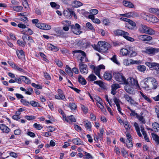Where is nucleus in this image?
<instances>
[{
	"label": "nucleus",
	"mask_w": 159,
	"mask_h": 159,
	"mask_svg": "<svg viewBox=\"0 0 159 159\" xmlns=\"http://www.w3.org/2000/svg\"><path fill=\"white\" fill-rule=\"evenodd\" d=\"M152 138L156 143L158 144L159 143V137L155 134H152Z\"/></svg>",
	"instance_id": "nucleus-43"
},
{
	"label": "nucleus",
	"mask_w": 159,
	"mask_h": 159,
	"mask_svg": "<svg viewBox=\"0 0 159 159\" xmlns=\"http://www.w3.org/2000/svg\"><path fill=\"white\" fill-rule=\"evenodd\" d=\"M69 107L71 110H75L77 107L76 105L74 103H70L69 104Z\"/></svg>",
	"instance_id": "nucleus-56"
},
{
	"label": "nucleus",
	"mask_w": 159,
	"mask_h": 159,
	"mask_svg": "<svg viewBox=\"0 0 159 159\" xmlns=\"http://www.w3.org/2000/svg\"><path fill=\"white\" fill-rule=\"evenodd\" d=\"M125 82L126 83L125 84H129L137 88H139V85L137 80L132 77H129L128 78L127 80H126Z\"/></svg>",
	"instance_id": "nucleus-8"
},
{
	"label": "nucleus",
	"mask_w": 159,
	"mask_h": 159,
	"mask_svg": "<svg viewBox=\"0 0 159 159\" xmlns=\"http://www.w3.org/2000/svg\"><path fill=\"white\" fill-rule=\"evenodd\" d=\"M149 79L150 80V85L151 87L150 88V89H156L158 84L157 80L155 78L152 77H151V79Z\"/></svg>",
	"instance_id": "nucleus-14"
},
{
	"label": "nucleus",
	"mask_w": 159,
	"mask_h": 159,
	"mask_svg": "<svg viewBox=\"0 0 159 159\" xmlns=\"http://www.w3.org/2000/svg\"><path fill=\"white\" fill-rule=\"evenodd\" d=\"M137 118L140 121H141L142 123L144 124L145 123V121L143 116H140L138 115L137 116Z\"/></svg>",
	"instance_id": "nucleus-58"
},
{
	"label": "nucleus",
	"mask_w": 159,
	"mask_h": 159,
	"mask_svg": "<svg viewBox=\"0 0 159 159\" xmlns=\"http://www.w3.org/2000/svg\"><path fill=\"white\" fill-rule=\"evenodd\" d=\"M113 34L117 36H122L123 37L125 35H129V34L127 32L124 31L120 30H114L113 31Z\"/></svg>",
	"instance_id": "nucleus-16"
},
{
	"label": "nucleus",
	"mask_w": 159,
	"mask_h": 159,
	"mask_svg": "<svg viewBox=\"0 0 159 159\" xmlns=\"http://www.w3.org/2000/svg\"><path fill=\"white\" fill-rule=\"evenodd\" d=\"M63 120H65L67 122H75L76 121V119L72 115L68 116L67 117H66V116H63Z\"/></svg>",
	"instance_id": "nucleus-20"
},
{
	"label": "nucleus",
	"mask_w": 159,
	"mask_h": 159,
	"mask_svg": "<svg viewBox=\"0 0 159 159\" xmlns=\"http://www.w3.org/2000/svg\"><path fill=\"white\" fill-rule=\"evenodd\" d=\"M138 38L141 40L145 41H148L152 39V38L147 35H140L138 36Z\"/></svg>",
	"instance_id": "nucleus-18"
},
{
	"label": "nucleus",
	"mask_w": 159,
	"mask_h": 159,
	"mask_svg": "<svg viewBox=\"0 0 159 159\" xmlns=\"http://www.w3.org/2000/svg\"><path fill=\"white\" fill-rule=\"evenodd\" d=\"M97 79V78L96 76L93 74H91L89 75L87 78V80L89 81H93Z\"/></svg>",
	"instance_id": "nucleus-34"
},
{
	"label": "nucleus",
	"mask_w": 159,
	"mask_h": 159,
	"mask_svg": "<svg viewBox=\"0 0 159 159\" xmlns=\"http://www.w3.org/2000/svg\"><path fill=\"white\" fill-rule=\"evenodd\" d=\"M72 142L74 144L78 145H83V142L81 141L79 138L74 139L72 140Z\"/></svg>",
	"instance_id": "nucleus-28"
},
{
	"label": "nucleus",
	"mask_w": 159,
	"mask_h": 159,
	"mask_svg": "<svg viewBox=\"0 0 159 159\" xmlns=\"http://www.w3.org/2000/svg\"><path fill=\"white\" fill-rule=\"evenodd\" d=\"M137 68L138 70L140 72H144L146 70V67L144 65H139Z\"/></svg>",
	"instance_id": "nucleus-45"
},
{
	"label": "nucleus",
	"mask_w": 159,
	"mask_h": 159,
	"mask_svg": "<svg viewBox=\"0 0 159 159\" xmlns=\"http://www.w3.org/2000/svg\"><path fill=\"white\" fill-rule=\"evenodd\" d=\"M145 64L152 70H155L157 74L159 75V64L157 63H151L147 62Z\"/></svg>",
	"instance_id": "nucleus-5"
},
{
	"label": "nucleus",
	"mask_w": 159,
	"mask_h": 159,
	"mask_svg": "<svg viewBox=\"0 0 159 159\" xmlns=\"http://www.w3.org/2000/svg\"><path fill=\"white\" fill-rule=\"evenodd\" d=\"M50 5L52 7L57 9H58L59 7L58 5H57L55 2H50Z\"/></svg>",
	"instance_id": "nucleus-64"
},
{
	"label": "nucleus",
	"mask_w": 159,
	"mask_h": 159,
	"mask_svg": "<svg viewBox=\"0 0 159 159\" xmlns=\"http://www.w3.org/2000/svg\"><path fill=\"white\" fill-rule=\"evenodd\" d=\"M113 100L115 103L116 104V106L117 107V110L119 112L121 115H124V114L123 113H122L121 111V109L120 107V105L119 103V102H120V101L119 99H118L116 97H114L113 98Z\"/></svg>",
	"instance_id": "nucleus-22"
},
{
	"label": "nucleus",
	"mask_w": 159,
	"mask_h": 159,
	"mask_svg": "<svg viewBox=\"0 0 159 159\" xmlns=\"http://www.w3.org/2000/svg\"><path fill=\"white\" fill-rule=\"evenodd\" d=\"M20 102L23 105L25 106H29L30 104V102L25 99H21L20 100Z\"/></svg>",
	"instance_id": "nucleus-53"
},
{
	"label": "nucleus",
	"mask_w": 159,
	"mask_h": 159,
	"mask_svg": "<svg viewBox=\"0 0 159 159\" xmlns=\"http://www.w3.org/2000/svg\"><path fill=\"white\" fill-rule=\"evenodd\" d=\"M142 63L140 60H134L128 58L124 59L123 61L124 65L126 66H129L134 64H140Z\"/></svg>",
	"instance_id": "nucleus-4"
},
{
	"label": "nucleus",
	"mask_w": 159,
	"mask_h": 159,
	"mask_svg": "<svg viewBox=\"0 0 159 159\" xmlns=\"http://www.w3.org/2000/svg\"><path fill=\"white\" fill-rule=\"evenodd\" d=\"M134 126L137 131L138 135L140 137H142V135L140 132V128L138 124L136 122H135L134 124Z\"/></svg>",
	"instance_id": "nucleus-36"
},
{
	"label": "nucleus",
	"mask_w": 159,
	"mask_h": 159,
	"mask_svg": "<svg viewBox=\"0 0 159 159\" xmlns=\"http://www.w3.org/2000/svg\"><path fill=\"white\" fill-rule=\"evenodd\" d=\"M110 59L114 63L120 66V63L118 61L117 59V56L116 55L114 54L112 57L110 58Z\"/></svg>",
	"instance_id": "nucleus-38"
},
{
	"label": "nucleus",
	"mask_w": 159,
	"mask_h": 159,
	"mask_svg": "<svg viewBox=\"0 0 159 159\" xmlns=\"http://www.w3.org/2000/svg\"><path fill=\"white\" fill-rule=\"evenodd\" d=\"M131 141L129 140L126 141V145L128 148H131L133 146V144Z\"/></svg>",
	"instance_id": "nucleus-57"
},
{
	"label": "nucleus",
	"mask_w": 159,
	"mask_h": 159,
	"mask_svg": "<svg viewBox=\"0 0 159 159\" xmlns=\"http://www.w3.org/2000/svg\"><path fill=\"white\" fill-rule=\"evenodd\" d=\"M120 15V16L126 17L128 18L135 17L138 16L137 13L134 12H129L125 14H121Z\"/></svg>",
	"instance_id": "nucleus-17"
},
{
	"label": "nucleus",
	"mask_w": 159,
	"mask_h": 159,
	"mask_svg": "<svg viewBox=\"0 0 159 159\" xmlns=\"http://www.w3.org/2000/svg\"><path fill=\"white\" fill-rule=\"evenodd\" d=\"M104 78L107 80H111L112 76L111 74L109 72H105L103 75Z\"/></svg>",
	"instance_id": "nucleus-27"
},
{
	"label": "nucleus",
	"mask_w": 159,
	"mask_h": 159,
	"mask_svg": "<svg viewBox=\"0 0 159 159\" xmlns=\"http://www.w3.org/2000/svg\"><path fill=\"white\" fill-rule=\"evenodd\" d=\"M123 98L128 102H129L131 104L136 106L138 105V103L134 101L132 98L126 94H124Z\"/></svg>",
	"instance_id": "nucleus-13"
},
{
	"label": "nucleus",
	"mask_w": 159,
	"mask_h": 159,
	"mask_svg": "<svg viewBox=\"0 0 159 159\" xmlns=\"http://www.w3.org/2000/svg\"><path fill=\"white\" fill-rule=\"evenodd\" d=\"M121 152L122 155L124 157H126L128 155L127 152L124 148L122 149Z\"/></svg>",
	"instance_id": "nucleus-63"
},
{
	"label": "nucleus",
	"mask_w": 159,
	"mask_h": 159,
	"mask_svg": "<svg viewBox=\"0 0 159 159\" xmlns=\"http://www.w3.org/2000/svg\"><path fill=\"white\" fill-rule=\"evenodd\" d=\"M48 47L49 50L54 52H57L59 50L58 48L56 46H54L51 44H48Z\"/></svg>",
	"instance_id": "nucleus-32"
},
{
	"label": "nucleus",
	"mask_w": 159,
	"mask_h": 159,
	"mask_svg": "<svg viewBox=\"0 0 159 159\" xmlns=\"http://www.w3.org/2000/svg\"><path fill=\"white\" fill-rule=\"evenodd\" d=\"M95 47L96 49L98 51L106 52L111 48V45L105 41H100L98 42V45Z\"/></svg>",
	"instance_id": "nucleus-1"
},
{
	"label": "nucleus",
	"mask_w": 159,
	"mask_h": 159,
	"mask_svg": "<svg viewBox=\"0 0 159 159\" xmlns=\"http://www.w3.org/2000/svg\"><path fill=\"white\" fill-rule=\"evenodd\" d=\"M155 31L152 29L148 27L147 32L146 34L150 35H154L155 34Z\"/></svg>",
	"instance_id": "nucleus-47"
},
{
	"label": "nucleus",
	"mask_w": 159,
	"mask_h": 159,
	"mask_svg": "<svg viewBox=\"0 0 159 159\" xmlns=\"http://www.w3.org/2000/svg\"><path fill=\"white\" fill-rule=\"evenodd\" d=\"M17 55L19 59H23L25 58V54L23 51L22 50H16Z\"/></svg>",
	"instance_id": "nucleus-25"
},
{
	"label": "nucleus",
	"mask_w": 159,
	"mask_h": 159,
	"mask_svg": "<svg viewBox=\"0 0 159 159\" xmlns=\"http://www.w3.org/2000/svg\"><path fill=\"white\" fill-rule=\"evenodd\" d=\"M27 16H25L20 17L19 19L20 20L23 21L24 23H26L28 21Z\"/></svg>",
	"instance_id": "nucleus-59"
},
{
	"label": "nucleus",
	"mask_w": 159,
	"mask_h": 159,
	"mask_svg": "<svg viewBox=\"0 0 159 159\" xmlns=\"http://www.w3.org/2000/svg\"><path fill=\"white\" fill-rule=\"evenodd\" d=\"M74 56L78 58V59L80 61V62H84L88 61L85 53L81 50H75L72 51Z\"/></svg>",
	"instance_id": "nucleus-2"
},
{
	"label": "nucleus",
	"mask_w": 159,
	"mask_h": 159,
	"mask_svg": "<svg viewBox=\"0 0 159 159\" xmlns=\"http://www.w3.org/2000/svg\"><path fill=\"white\" fill-rule=\"evenodd\" d=\"M72 5L74 7H78L83 5V4L79 1H74L73 2Z\"/></svg>",
	"instance_id": "nucleus-29"
},
{
	"label": "nucleus",
	"mask_w": 159,
	"mask_h": 159,
	"mask_svg": "<svg viewBox=\"0 0 159 159\" xmlns=\"http://www.w3.org/2000/svg\"><path fill=\"white\" fill-rule=\"evenodd\" d=\"M84 125L85 128L89 131H91L92 125L91 122L88 120L84 121Z\"/></svg>",
	"instance_id": "nucleus-24"
},
{
	"label": "nucleus",
	"mask_w": 159,
	"mask_h": 159,
	"mask_svg": "<svg viewBox=\"0 0 159 159\" xmlns=\"http://www.w3.org/2000/svg\"><path fill=\"white\" fill-rule=\"evenodd\" d=\"M78 46L80 47H84L86 46L85 42L84 40H80L77 43Z\"/></svg>",
	"instance_id": "nucleus-44"
},
{
	"label": "nucleus",
	"mask_w": 159,
	"mask_h": 159,
	"mask_svg": "<svg viewBox=\"0 0 159 159\" xmlns=\"http://www.w3.org/2000/svg\"><path fill=\"white\" fill-rule=\"evenodd\" d=\"M125 129L127 130H129L130 129L129 123L127 121H124L123 122Z\"/></svg>",
	"instance_id": "nucleus-48"
},
{
	"label": "nucleus",
	"mask_w": 159,
	"mask_h": 159,
	"mask_svg": "<svg viewBox=\"0 0 159 159\" xmlns=\"http://www.w3.org/2000/svg\"><path fill=\"white\" fill-rule=\"evenodd\" d=\"M111 88L113 89H115L116 90V89L118 88H120V85L118 84H114L111 85Z\"/></svg>",
	"instance_id": "nucleus-52"
},
{
	"label": "nucleus",
	"mask_w": 159,
	"mask_h": 159,
	"mask_svg": "<svg viewBox=\"0 0 159 159\" xmlns=\"http://www.w3.org/2000/svg\"><path fill=\"white\" fill-rule=\"evenodd\" d=\"M85 156V157H84V159H93V157L91 155V154L88 153L87 152H84Z\"/></svg>",
	"instance_id": "nucleus-54"
},
{
	"label": "nucleus",
	"mask_w": 159,
	"mask_h": 159,
	"mask_svg": "<svg viewBox=\"0 0 159 159\" xmlns=\"http://www.w3.org/2000/svg\"><path fill=\"white\" fill-rule=\"evenodd\" d=\"M115 80L121 84L126 83V79L123 74L120 73H116L114 75Z\"/></svg>",
	"instance_id": "nucleus-6"
},
{
	"label": "nucleus",
	"mask_w": 159,
	"mask_h": 159,
	"mask_svg": "<svg viewBox=\"0 0 159 159\" xmlns=\"http://www.w3.org/2000/svg\"><path fill=\"white\" fill-rule=\"evenodd\" d=\"M79 67L80 72L82 74H87L88 72L87 66L84 64L83 62H80Z\"/></svg>",
	"instance_id": "nucleus-11"
},
{
	"label": "nucleus",
	"mask_w": 159,
	"mask_h": 159,
	"mask_svg": "<svg viewBox=\"0 0 159 159\" xmlns=\"http://www.w3.org/2000/svg\"><path fill=\"white\" fill-rule=\"evenodd\" d=\"M89 66L93 70L94 73L99 78H100L101 70L105 69V66L102 65H100L97 66H95L94 65H90Z\"/></svg>",
	"instance_id": "nucleus-3"
},
{
	"label": "nucleus",
	"mask_w": 159,
	"mask_h": 159,
	"mask_svg": "<svg viewBox=\"0 0 159 159\" xmlns=\"http://www.w3.org/2000/svg\"><path fill=\"white\" fill-rule=\"evenodd\" d=\"M79 82L82 85H85L87 82L84 78L81 75H79L78 77Z\"/></svg>",
	"instance_id": "nucleus-31"
},
{
	"label": "nucleus",
	"mask_w": 159,
	"mask_h": 159,
	"mask_svg": "<svg viewBox=\"0 0 159 159\" xmlns=\"http://www.w3.org/2000/svg\"><path fill=\"white\" fill-rule=\"evenodd\" d=\"M71 30L75 34L77 35H79L81 32L80 31V26L77 23L75 24V25H71Z\"/></svg>",
	"instance_id": "nucleus-9"
},
{
	"label": "nucleus",
	"mask_w": 159,
	"mask_h": 159,
	"mask_svg": "<svg viewBox=\"0 0 159 159\" xmlns=\"http://www.w3.org/2000/svg\"><path fill=\"white\" fill-rule=\"evenodd\" d=\"M33 126L34 127L38 130H40L43 128L41 124H37V123H34Z\"/></svg>",
	"instance_id": "nucleus-46"
},
{
	"label": "nucleus",
	"mask_w": 159,
	"mask_h": 159,
	"mask_svg": "<svg viewBox=\"0 0 159 159\" xmlns=\"http://www.w3.org/2000/svg\"><path fill=\"white\" fill-rule=\"evenodd\" d=\"M22 80L27 84H30L31 83L30 80L25 76H22Z\"/></svg>",
	"instance_id": "nucleus-41"
},
{
	"label": "nucleus",
	"mask_w": 159,
	"mask_h": 159,
	"mask_svg": "<svg viewBox=\"0 0 159 159\" xmlns=\"http://www.w3.org/2000/svg\"><path fill=\"white\" fill-rule=\"evenodd\" d=\"M12 8L13 10L16 11H20L23 9L22 7L20 6H14Z\"/></svg>",
	"instance_id": "nucleus-42"
},
{
	"label": "nucleus",
	"mask_w": 159,
	"mask_h": 159,
	"mask_svg": "<svg viewBox=\"0 0 159 159\" xmlns=\"http://www.w3.org/2000/svg\"><path fill=\"white\" fill-rule=\"evenodd\" d=\"M114 150L116 155L118 156H120V152L119 148L115 146L114 148Z\"/></svg>",
	"instance_id": "nucleus-62"
},
{
	"label": "nucleus",
	"mask_w": 159,
	"mask_h": 159,
	"mask_svg": "<svg viewBox=\"0 0 159 159\" xmlns=\"http://www.w3.org/2000/svg\"><path fill=\"white\" fill-rule=\"evenodd\" d=\"M150 77H148L145 78L142 82L141 86L147 90L150 89L151 87L150 84Z\"/></svg>",
	"instance_id": "nucleus-7"
},
{
	"label": "nucleus",
	"mask_w": 159,
	"mask_h": 159,
	"mask_svg": "<svg viewBox=\"0 0 159 159\" xmlns=\"http://www.w3.org/2000/svg\"><path fill=\"white\" fill-rule=\"evenodd\" d=\"M58 94L55 95V98L58 100H61L63 101H66V99L63 93V91L60 89H58L57 91Z\"/></svg>",
	"instance_id": "nucleus-10"
},
{
	"label": "nucleus",
	"mask_w": 159,
	"mask_h": 159,
	"mask_svg": "<svg viewBox=\"0 0 159 159\" xmlns=\"http://www.w3.org/2000/svg\"><path fill=\"white\" fill-rule=\"evenodd\" d=\"M149 19L151 22L153 23L157 22L159 21V19L154 16H152Z\"/></svg>",
	"instance_id": "nucleus-40"
},
{
	"label": "nucleus",
	"mask_w": 159,
	"mask_h": 159,
	"mask_svg": "<svg viewBox=\"0 0 159 159\" xmlns=\"http://www.w3.org/2000/svg\"><path fill=\"white\" fill-rule=\"evenodd\" d=\"M65 71L69 75L72 77L73 76V73L71 68L68 66H66L65 69Z\"/></svg>",
	"instance_id": "nucleus-39"
},
{
	"label": "nucleus",
	"mask_w": 159,
	"mask_h": 159,
	"mask_svg": "<svg viewBox=\"0 0 159 159\" xmlns=\"http://www.w3.org/2000/svg\"><path fill=\"white\" fill-rule=\"evenodd\" d=\"M86 26L89 29L92 30L93 31H95V29L93 27L92 25L89 22H87L86 24Z\"/></svg>",
	"instance_id": "nucleus-51"
},
{
	"label": "nucleus",
	"mask_w": 159,
	"mask_h": 159,
	"mask_svg": "<svg viewBox=\"0 0 159 159\" xmlns=\"http://www.w3.org/2000/svg\"><path fill=\"white\" fill-rule=\"evenodd\" d=\"M129 50L127 48H123L120 49V54L122 56H127L129 54Z\"/></svg>",
	"instance_id": "nucleus-23"
},
{
	"label": "nucleus",
	"mask_w": 159,
	"mask_h": 159,
	"mask_svg": "<svg viewBox=\"0 0 159 159\" xmlns=\"http://www.w3.org/2000/svg\"><path fill=\"white\" fill-rule=\"evenodd\" d=\"M93 83L98 85L101 87H102L103 85V83L101 80H97L94 81Z\"/></svg>",
	"instance_id": "nucleus-60"
},
{
	"label": "nucleus",
	"mask_w": 159,
	"mask_h": 159,
	"mask_svg": "<svg viewBox=\"0 0 159 159\" xmlns=\"http://www.w3.org/2000/svg\"><path fill=\"white\" fill-rule=\"evenodd\" d=\"M152 130L155 132H157L159 131V124L155 122L152 124Z\"/></svg>",
	"instance_id": "nucleus-35"
},
{
	"label": "nucleus",
	"mask_w": 159,
	"mask_h": 159,
	"mask_svg": "<svg viewBox=\"0 0 159 159\" xmlns=\"http://www.w3.org/2000/svg\"><path fill=\"white\" fill-rule=\"evenodd\" d=\"M123 3L125 6L129 8H133L134 7L133 4L129 1H123Z\"/></svg>",
	"instance_id": "nucleus-30"
},
{
	"label": "nucleus",
	"mask_w": 159,
	"mask_h": 159,
	"mask_svg": "<svg viewBox=\"0 0 159 159\" xmlns=\"http://www.w3.org/2000/svg\"><path fill=\"white\" fill-rule=\"evenodd\" d=\"M148 28V27L147 26L145 25H141L140 26L139 30L141 32L146 34L147 32Z\"/></svg>",
	"instance_id": "nucleus-26"
},
{
	"label": "nucleus",
	"mask_w": 159,
	"mask_h": 159,
	"mask_svg": "<svg viewBox=\"0 0 159 159\" xmlns=\"http://www.w3.org/2000/svg\"><path fill=\"white\" fill-rule=\"evenodd\" d=\"M140 93L143 97V98L146 101H148L149 102H151V100L150 99V98L147 96L146 95H144L143 94L142 92H140Z\"/></svg>",
	"instance_id": "nucleus-50"
},
{
	"label": "nucleus",
	"mask_w": 159,
	"mask_h": 159,
	"mask_svg": "<svg viewBox=\"0 0 159 159\" xmlns=\"http://www.w3.org/2000/svg\"><path fill=\"white\" fill-rule=\"evenodd\" d=\"M97 106L99 107L101 109V111L103 113L106 112V109L104 108V107L103 105V102L101 103L100 104H98L97 105Z\"/></svg>",
	"instance_id": "nucleus-49"
},
{
	"label": "nucleus",
	"mask_w": 159,
	"mask_h": 159,
	"mask_svg": "<svg viewBox=\"0 0 159 159\" xmlns=\"http://www.w3.org/2000/svg\"><path fill=\"white\" fill-rule=\"evenodd\" d=\"M90 13L93 15H96L97 14L98 12V11L96 9H91L89 11Z\"/></svg>",
	"instance_id": "nucleus-61"
},
{
	"label": "nucleus",
	"mask_w": 159,
	"mask_h": 159,
	"mask_svg": "<svg viewBox=\"0 0 159 159\" xmlns=\"http://www.w3.org/2000/svg\"><path fill=\"white\" fill-rule=\"evenodd\" d=\"M141 131L144 136V139L147 142H149V138L147 136V134L144 131V129L143 127H141Z\"/></svg>",
	"instance_id": "nucleus-37"
},
{
	"label": "nucleus",
	"mask_w": 159,
	"mask_h": 159,
	"mask_svg": "<svg viewBox=\"0 0 159 159\" xmlns=\"http://www.w3.org/2000/svg\"><path fill=\"white\" fill-rule=\"evenodd\" d=\"M30 104L33 107L39 106V104L38 102L34 101H32L30 102Z\"/></svg>",
	"instance_id": "nucleus-55"
},
{
	"label": "nucleus",
	"mask_w": 159,
	"mask_h": 159,
	"mask_svg": "<svg viewBox=\"0 0 159 159\" xmlns=\"http://www.w3.org/2000/svg\"><path fill=\"white\" fill-rule=\"evenodd\" d=\"M125 84V89L127 93H133V88L132 86L130 85L129 84Z\"/></svg>",
	"instance_id": "nucleus-19"
},
{
	"label": "nucleus",
	"mask_w": 159,
	"mask_h": 159,
	"mask_svg": "<svg viewBox=\"0 0 159 159\" xmlns=\"http://www.w3.org/2000/svg\"><path fill=\"white\" fill-rule=\"evenodd\" d=\"M36 26L38 28L44 30H49L51 28V25L45 23H38L36 24Z\"/></svg>",
	"instance_id": "nucleus-12"
},
{
	"label": "nucleus",
	"mask_w": 159,
	"mask_h": 159,
	"mask_svg": "<svg viewBox=\"0 0 159 159\" xmlns=\"http://www.w3.org/2000/svg\"><path fill=\"white\" fill-rule=\"evenodd\" d=\"M0 129L3 133L8 134L10 130V129L3 124H0Z\"/></svg>",
	"instance_id": "nucleus-21"
},
{
	"label": "nucleus",
	"mask_w": 159,
	"mask_h": 159,
	"mask_svg": "<svg viewBox=\"0 0 159 159\" xmlns=\"http://www.w3.org/2000/svg\"><path fill=\"white\" fill-rule=\"evenodd\" d=\"M157 52L158 49L151 47L147 48L145 51L146 53L151 55H153Z\"/></svg>",
	"instance_id": "nucleus-15"
},
{
	"label": "nucleus",
	"mask_w": 159,
	"mask_h": 159,
	"mask_svg": "<svg viewBox=\"0 0 159 159\" xmlns=\"http://www.w3.org/2000/svg\"><path fill=\"white\" fill-rule=\"evenodd\" d=\"M129 54L131 57H134L137 56L138 54V52L135 50H131L129 49Z\"/></svg>",
	"instance_id": "nucleus-33"
}]
</instances>
